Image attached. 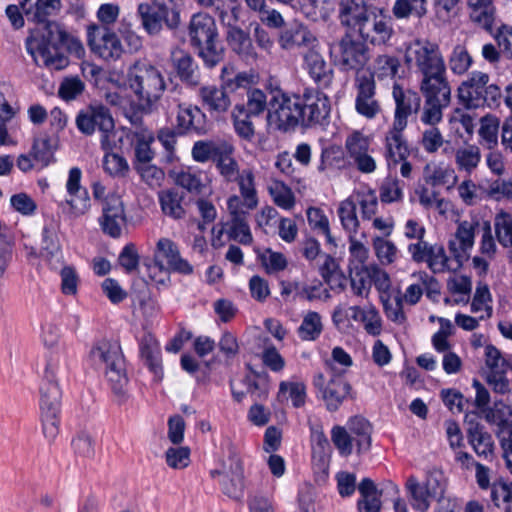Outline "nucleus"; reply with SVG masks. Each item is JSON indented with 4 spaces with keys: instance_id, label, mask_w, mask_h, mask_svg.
<instances>
[{
    "instance_id": "60",
    "label": "nucleus",
    "mask_w": 512,
    "mask_h": 512,
    "mask_svg": "<svg viewBox=\"0 0 512 512\" xmlns=\"http://www.w3.org/2000/svg\"><path fill=\"white\" fill-rule=\"evenodd\" d=\"M104 170L113 177H125L129 165L124 157L117 153H106L103 158Z\"/></svg>"
},
{
    "instance_id": "8",
    "label": "nucleus",
    "mask_w": 512,
    "mask_h": 512,
    "mask_svg": "<svg viewBox=\"0 0 512 512\" xmlns=\"http://www.w3.org/2000/svg\"><path fill=\"white\" fill-rule=\"evenodd\" d=\"M490 76L481 71H474L457 89L459 102L467 109L483 106H497L501 90L496 84H490Z\"/></svg>"
},
{
    "instance_id": "35",
    "label": "nucleus",
    "mask_w": 512,
    "mask_h": 512,
    "mask_svg": "<svg viewBox=\"0 0 512 512\" xmlns=\"http://www.w3.org/2000/svg\"><path fill=\"white\" fill-rule=\"evenodd\" d=\"M371 9L355 0H341L339 4V18L343 25L357 29Z\"/></svg>"
},
{
    "instance_id": "10",
    "label": "nucleus",
    "mask_w": 512,
    "mask_h": 512,
    "mask_svg": "<svg viewBox=\"0 0 512 512\" xmlns=\"http://www.w3.org/2000/svg\"><path fill=\"white\" fill-rule=\"evenodd\" d=\"M87 44L94 55L106 62L119 60L125 51L116 32L105 25L87 27Z\"/></svg>"
},
{
    "instance_id": "20",
    "label": "nucleus",
    "mask_w": 512,
    "mask_h": 512,
    "mask_svg": "<svg viewBox=\"0 0 512 512\" xmlns=\"http://www.w3.org/2000/svg\"><path fill=\"white\" fill-rule=\"evenodd\" d=\"M396 103L395 119L393 126L406 128L407 118L420 109L421 99L418 93L411 90H403L399 84H394L392 91Z\"/></svg>"
},
{
    "instance_id": "43",
    "label": "nucleus",
    "mask_w": 512,
    "mask_h": 512,
    "mask_svg": "<svg viewBox=\"0 0 512 512\" xmlns=\"http://www.w3.org/2000/svg\"><path fill=\"white\" fill-rule=\"evenodd\" d=\"M398 57L389 54L378 55L373 62V77L378 79H393L398 74L400 68Z\"/></svg>"
},
{
    "instance_id": "38",
    "label": "nucleus",
    "mask_w": 512,
    "mask_h": 512,
    "mask_svg": "<svg viewBox=\"0 0 512 512\" xmlns=\"http://www.w3.org/2000/svg\"><path fill=\"white\" fill-rule=\"evenodd\" d=\"M141 356L146 365L158 378H162V366L160 362V347L158 342L151 336H146L141 342Z\"/></svg>"
},
{
    "instance_id": "29",
    "label": "nucleus",
    "mask_w": 512,
    "mask_h": 512,
    "mask_svg": "<svg viewBox=\"0 0 512 512\" xmlns=\"http://www.w3.org/2000/svg\"><path fill=\"white\" fill-rule=\"evenodd\" d=\"M172 63L178 77L189 86H197L200 84V75L197 65L194 63L192 56L183 51L175 50L172 52Z\"/></svg>"
},
{
    "instance_id": "5",
    "label": "nucleus",
    "mask_w": 512,
    "mask_h": 512,
    "mask_svg": "<svg viewBox=\"0 0 512 512\" xmlns=\"http://www.w3.org/2000/svg\"><path fill=\"white\" fill-rule=\"evenodd\" d=\"M188 34L191 45L198 49L199 56L208 68H213L223 61L224 48L217 41L216 23L210 15H193Z\"/></svg>"
},
{
    "instance_id": "47",
    "label": "nucleus",
    "mask_w": 512,
    "mask_h": 512,
    "mask_svg": "<svg viewBox=\"0 0 512 512\" xmlns=\"http://www.w3.org/2000/svg\"><path fill=\"white\" fill-rule=\"evenodd\" d=\"M355 204L360 206L363 219L370 220L377 212L378 197L376 192L369 188H363L355 191L352 195Z\"/></svg>"
},
{
    "instance_id": "31",
    "label": "nucleus",
    "mask_w": 512,
    "mask_h": 512,
    "mask_svg": "<svg viewBox=\"0 0 512 512\" xmlns=\"http://www.w3.org/2000/svg\"><path fill=\"white\" fill-rule=\"evenodd\" d=\"M467 3L471 9V21L492 33L493 24L496 20V9L492 0H467Z\"/></svg>"
},
{
    "instance_id": "24",
    "label": "nucleus",
    "mask_w": 512,
    "mask_h": 512,
    "mask_svg": "<svg viewBox=\"0 0 512 512\" xmlns=\"http://www.w3.org/2000/svg\"><path fill=\"white\" fill-rule=\"evenodd\" d=\"M420 91L424 100L450 104L451 87L447 79L446 71L422 78Z\"/></svg>"
},
{
    "instance_id": "14",
    "label": "nucleus",
    "mask_w": 512,
    "mask_h": 512,
    "mask_svg": "<svg viewBox=\"0 0 512 512\" xmlns=\"http://www.w3.org/2000/svg\"><path fill=\"white\" fill-rule=\"evenodd\" d=\"M314 387L321 393L326 408L336 411L351 394V385L340 375H334L326 382L323 373H317L313 379Z\"/></svg>"
},
{
    "instance_id": "50",
    "label": "nucleus",
    "mask_w": 512,
    "mask_h": 512,
    "mask_svg": "<svg viewBox=\"0 0 512 512\" xmlns=\"http://www.w3.org/2000/svg\"><path fill=\"white\" fill-rule=\"evenodd\" d=\"M166 465L173 470H183L191 463V449L188 446L173 445L164 452Z\"/></svg>"
},
{
    "instance_id": "36",
    "label": "nucleus",
    "mask_w": 512,
    "mask_h": 512,
    "mask_svg": "<svg viewBox=\"0 0 512 512\" xmlns=\"http://www.w3.org/2000/svg\"><path fill=\"white\" fill-rule=\"evenodd\" d=\"M237 181L240 191V199L243 208L253 210L258 205L257 190L255 187V176L251 169H244L239 174Z\"/></svg>"
},
{
    "instance_id": "2",
    "label": "nucleus",
    "mask_w": 512,
    "mask_h": 512,
    "mask_svg": "<svg viewBox=\"0 0 512 512\" xmlns=\"http://www.w3.org/2000/svg\"><path fill=\"white\" fill-rule=\"evenodd\" d=\"M446 487L447 479L438 468L427 471L423 481L411 475L405 483L410 504L419 512H427L433 500L438 504L435 512H454V504L444 497Z\"/></svg>"
},
{
    "instance_id": "4",
    "label": "nucleus",
    "mask_w": 512,
    "mask_h": 512,
    "mask_svg": "<svg viewBox=\"0 0 512 512\" xmlns=\"http://www.w3.org/2000/svg\"><path fill=\"white\" fill-rule=\"evenodd\" d=\"M90 359L97 369H102L113 393L121 400L127 396L128 377L120 346L108 340L96 343L90 351Z\"/></svg>"
},
{
    "instance_id": "25",
    "label": "nucleus",
    "mask_w": 512,
    "mask_h": 512,
    "mask_svg": "<svg viewBox=\"0 0 512 512\" xmlns=\"http://www.w3.org/2000/svg\"><path fill=\"white\" fill-rule=\"evenodd\" d=\"M279 45L284 50L300 47L309 50L317 47L318 39L305 25L296 23L280 34Z\"/></svg>"
},
{
    "instance_id": "12",
    "label": "nucleus",
    "mask_w": 512,
    "mask_h": 512,
    "mask_svg": "<svg viewBox=\"0 0 512 512\" xmlns=\"http://www.w3.org/2000/svg\"><path fill=\"white\" fill-rule=\"evenodd\" d=\"M366 43L384 46L394 35L392 19L384 9H372L356 29Z\"/></svg>"
},
{
    "instance_id": "3",
    "label": "nucleus",
    "mask_w": 512,
    "mask_h": 512,
    "mask_svg": "<svg viewBox=\"0 0 512 512\" xmlns=\"http://www.w3.org/2000/svg\"><path fill=\"white\" fill-rule=\"evenodd\" d=\"M59 359L46 360L40 386V421L43 436L53 442L59 433L61 391L57 382Z\"/></svg>"
},
{
    "instance_id": "63",
    "label": "nucleus",
    "mask_w": 512,
    "mask_h": 512,
    "mask_svg": "<svg viewBox=\"0 0 512 512\" xmlns=\"http://www.w3.org/2000/svg\"><path fill=\"white\" fill-rule=\"evenodd\" d=\"M72 449L75 455L84 459H90L95 455L93 437L87 432H80L72 440Z\"/></svg>"
},
{
    "instance_id": "64",
    "label": "nucleus",
    "mask_w": 512,
    "mask_h": 512,
    "mask_svg": "<svg viewBox=\"0 0 512 512\" xmlns=\"http://www.w3.org/2000/svg\"><path fill=\"white\" fill-rule=\"evenodd\" d=\"M491 499L498 507L506 512H511L512 489L504 482L494 483L491 489Z\"/></svg>"
},
{
    "instance_id": "23",
    "label": "nucleus",
    "mask_w": 512,
    "mask_h": 512,
    "mask_svg": "<svg viewBox=\"0 0 512 512\" xmlns=\"http://www.w3.org/2000/svg\"><path fill=\"white\" fill-rule=\"evenodd\" d=\"M404 129L393 126L386 133L384 157L389 169L395 168L410 155L407 141L402 134Z\"/></svg>"
},
{
    "instance_id": "32",
    "label": "nucleus",
    "mask_w": 512,
    "mask_h": 512,
    "mask_svg": "<svg viewBox=\"0 0 512 512\" xmlns=\"http://www.w3.org/2000/svg\"><path fill=\"white\" fill-rule=\"evenodd\" d=\"M68 195L69 198L59 204L62 213L67 217V219L76 220L88 213L91 207V202L87 190H80L79 192Z\"/></svg>"
},
{
    "instance_id": "46",
    "label": "nucleus",
    "mask_w": 512,
    "mask_h": 512,
    "mask_svg": "<svg viewBox=\"0 0 512 512\" xmlns=\"http://www.w3.org/2000/svg\"><path fill=\"white\" fill-rule=\"evenodd\" d=\"M253 377L246 376L244 381L247 387V392L251 397L257 401L267 398L269 392V375L267 372H257L251 369Z\"/></svg>"
},
{
    "instance_id": "58",
    "label": "nucleus",
    "mask_w": 512,
    "mask_h": 512,
    "mask_svg": "<svg viewBox=\"0 0 512 512\" xmlns=\"http://www.w3.org/2000/svg\"><path fill=\"white\" fill-rule=\"evenodd\" d=\"M453 173L452 169L426 164L423 169V178L426 184L436 187L445 185Z\"/></svg>"
},
{
    "instance_id": "52",
    "label": "nucleus",
    "mask_w": 512,
    "mask_h": 512,
    "mask_svg": "<svg viewBox=\"0 0 512 512\" xmlns=\"http://www.w3.org/2000/svg\"><path fill=\"white\" fill-rule=\"evenodd\" d=\"M369 275L367 265L350 268V285L357 297H368L371 289Z\"/></svg>"
},
{
    "instance_id": "28",
    "label": "nucleus",
    "mask_w": 512,
    "mask_h": 512,
    "mask_svg": "<svg viewBox=\"0 0 512 512\" xmlns=\"http://www.w3.org/2000/svg\"><path fill=\"white\" fill-rule=\"evenodd\" d=\"M467 439L474 452L481 458L488 460L494 452V441L490 433L480 423H470L467 429Z\"/></svg>"
},
{
    "instance_id": "45",
    "label": "nucleus",
    "mask_w": 512,
    "mask_h": 512,
    "mask_svg": "<svg viewBox=\"0 0 512 512\" xmlns=\"http://www.w3.org/2000/svg\"><path fill=\"white\" fill-rule=\"evenodd\" d=\"M427 0H396L392 8L393 15L397 19L415 16L422 18L427 14Z\"/></svg>"
},
{
    "instance_id": "16",
    "label": "nucleus",
    "mask_w": 512,
    "mask_h": 512,
    "mask_svg": "<svg viewBox=\"0 0 512 512\" xmlns=\"http://www.w3.org/2000/svg\"><path fill=\"white\" fill-rule=\"evenodd\" d=\"M227 208L230 214V220L227 223L226 231L230 239L243 245H250L253 237L247 222L249 210L242 207L241 199L237 195H232L227 200Z\"/></svg>"
},
{
    "instance_id": "54",
    "label": "nucleus",
    "mask_w": 512,
    "mask_h": 512,
    "mask_svg": "<svg viewBox=\"0 0 512 512\" xmlns=\"http://www.w3.org/2000/svg\"><path fill=\"white\" fill-rule=\"evenodd\" d=\"M473 58L464 45H456L448 59L450 70L457 75L465 74L472 66Z\"/></svg>"
},
{
    "instance_id": "13",
    "label": "nucleus",
    "mask_w": 512,
    "mask_h": 512,
    "mask_svg": "<svg viewBox=\"0 0 512 512\" xmlns=\"http://www.w3.org/2000/svg\"><path fill=\"white\" fill-rule=\"evenodd\" d=\"M169 9L164 3L146 2L138 6V14L141 19L144 30L150 35L159 34L162 30L163 23L169 28H176L180 22L179 13L171 11L169 18Z\"/></svg>"
},
{
    "instance_id": "18",
    "label": "nucleus",
    "mask_w": 512,
    "mask_h": 512,
    "mask_svg": "<svg viewBox=\"0 0 512 512\" xmlns=\"http://www.w3.org/2000/svg\"><path fill=\"white\" fill-rule=\"evenodd\" d=\"M210 127L211 124L207 120L206 114L198 106L178 105L176 129L179 135L196 134L203 136L209 132Z\"/></svg>"
},
{
    "instance_id": "37",
    "label": "nucleus",
    "mask_w": 512,
    "mask_h": 512,
    "mask_svg": "<svg viewBox=\"0 0 512 512\" xmlns=\"http://www.w3.org/2000/svg\"><path fill=\"white\" fill-rule=\"evenodd\" d=\"M61 7V0H37L34 6L26 7L24 13L28 21L46 25L48 17L59 12Z\"/></svg>"
},
{
    "instance_id": "6",
    "label": "nucleus",
    "mask_w": 512,
    "mask_h": 512,
    "mask_svg": "<svg viewBox=\"0 0 512 512\" xmlns=\"http://www.w3.org/2000/svg\"><path fill=\"white\" fill-rule=\"evenodd\" d=\"M128 83L143 111H150L166 90L163 74L148 63H136L128 74Z\"/></svg>"
},
{
    "instance_id": "39",
    "label": "nucleus",
    "mask_w": 512,
    "mask_h": 512,
    "mask_svg": "<svg viewBox=\"0 0 512 512\" xmlns=\"http://www.w3.org/2000/svg\"><path fill=\"white\" fill-rule=\"evenodd\" d=\"M428 267L433 271V273H441L444 271H457L461 267L457 266V261L455 258L453 261L449 259L446 255L445 249L442 245H432L430 248L429 254H427V259L425 260Z\"/></svg>"
},
{
    "instance_id": "30",
    "label": "nucleus",
    "mask_w": 512,
    "mask_h": 512,
    "mask_svg": "<svg viewBox=\"0 0 512 512\" xmlns=\"http://www.w3.org/2000/svg\"><path fill=\"white\" fill-rule=\"evenodd\" d=\"M304 63L309 75L315 82L324 86L330 83L332 70L316 48H311L304 54Z\"/></svg>"
},
{
    "instance_id": "40",
    "label": "nucleus",
    "mask_w": 512,
    "mask_h": 512,
    "mask_svg": "<svg viewBox=\"0 0 512 512\" xmlns=\"http://www.w3.org/2000/svg\"><path fill=\"white\" fill-rule=\"evenodd\" d=\"M351 436L357 445L358 452L369 450L371 446L372 427L370 423L363 417H354L349 422Z\"/></svg>"
},
{
    "instance_id": "26",
    "label": "nucleus",
    "mask_w": 512,
    "mask_h": 512,
    "mask_svg": "<svg viewBox=\"0 0 512 512\" xmlns=\"http://www.w3.org/2000/svg\"><path fill=\"white\" fill-rule=\"evenodd\" d=\"M158 200L162 213L173 219H184L187 213L185 194L178 189H165L158 193Z\"/></svg>"
},
{
    "instance_id": "48",
    "label": "nucleus",
    "mask_w": 512,
    "mask_h": 512,
    "mask_svg": "<svg viewBox=\"0 0 512 512\" xmlns=\"http://www.w3.org/2000/svg\"><path fill=\"white\" fill-rule=\"evenodd\" d=\"M343 228L351 235L355 234L359 228V220L356 213V204L354 198L351 196L340 202L338 210Z\"/></svg>"
},
{
    "instance_id": "22",
    "label": "nucleus",
    "mask_w": 512,
    "mask_h": 512,
    "mask_svg": "<svg viewBox=\"0 0 512 512\" xmlns=\"http://www.w3.org/2000/svg\"><path fill=\"white\" fill-rule=\"evenodd\" d=\"M340 62L345 69H361L369 60L368 48L365 43L345 35L338 44Z\"/></svg>"
},
{
    "instance_id": "27",
    "label": "nucleus",
    "mask_w": 512,
    "mask_h": 512,
    "mask_svg": "<svg viewBox=\"0 0 512 512\" xmlns=\"http://www.w3.org/2000/svg\"><path fill=\"white\" fill-rule=\"evenodd\" d=\"M198 96L202 105L210 113L222 114L227 112L231 106V100L222 86H202L199 88Z\"/></svg>"
},
{
    "instance_id": "21",
    "label": "nucleus",
    "mask_w": 512,
    "mask_h": 512,
    "mask_svg": "<svg viewBox=\"0 0 512 512\" xmlns=\"http://www.w3.org/2000/svg\"><path fill=\"white\" fill-rule=\"evenodd\" d=\"M478 220L462 221L458 224L455 237L458 240L449 242V251L457 261V266L462 267L463 262L468 259L467 252L474 245L475 229L479 227Z\"/></svg>"
},
{
    "instance_id": "51",
    "label": "nucleus",
    "mask_w": 512,
    "mask_h": 512,
    "mask_svg": "<svg viewBox=\"0 0 512 512\" xmlns=\"http://www.w3.org/2000/svg\"><path fill=\"white\" fill-rule=\"evenodd\" d=\"M243 474V464L237 449L234 445L229 444L227 459L222 460L221 469H215L211 471V476H223L228 478L230 476Z\"/></svg>"
},
{
    "instance_id": "49",
    "label": "nucleus",
    "mask_w": 512,
    "mask_h": 512,
    "mask_svg": "<svg viewBox=\"0 0 512 512\" xmlns=\"http://www.w3.org/2000/svg\"><path fill=\"white\" fill-rule=\"evenodd\" d=\"M323 330L322 319L319 313L309 311L303 318L297 332L303 341H315Z\"/></svg>"
},
{
    "instance_id": "59",
    "label": "nucleus",
    "mask_w": 512,
    "mask_h": 512,
    "mask_svg": "<svg viewBox=\"0 0 512 512\" xmlns=\"http://www.w3.org/2000/svg\"><path fill=\"white\" fill-rule=\"evenodd\" d=\"M52 28L55 29L56 39L60 41L61 45L65 46L70 53L75 54L78 58L85 55V49L82 42L67 33L58 23L54 22Z\"/></svg>"
},
{
    "instance_id": "41",
    "label": "nucleus",
    "mask_w": 512,
    "mask_h": 512,
    "mask_svg": "<svg viewBox=\"0 0 512 512\" xmlns=\"http://www.w3.org/2000/svg\"><path fill=\"white\" fill-rule=\"evenodd\" d=\"M135 143V158L134 165H141L151 163L154 158V152L150 145L154 140L153 134L148 129H141V131L134 132Z\"/></svg>"
},
{
    "instance_id": "55",
    "label": "nucleus",
    "mask_w": 512,
    "mask_h": 512,
    "mask_svg": "<svg viewBox=\"0 0 512 512\" xmlns=\"http://www.w3.org/2000/svg\"><path fill=\"white\" fill-rule=\"evenodd\" d=\"M55 150L56 142L49 137H42L34 141L32 155L41 167H46L54 160Z\"/></svg>"
},
{
    "instance_id": "19",
    "label": "nucleus",
    "mask_w": 512,
    "mask_h": 512,
    "mask_svg": "<svg viewBox=\"0 0 512 512\" xmlns=\"http://www.w3.org/2000/svg\"><path fill=\"white\" fill-rule=\"evenodd\" d=\"M165 258L169 269L173 272L190 275L193 273V266L181 257L177 245L169 238H160L156 244L154 253L155 266L163 269L162 261L159 258Z\"/></svg>"
},
{
    "instance_id": "17",
    "label": "nucleus",
    "mask_w": 512,
    "mask_h": 512,
    "mask_svg": "<svg viewBox=\"0 0 512 512\" xmlns=\"http://www.w3.org/2000/svg\"><path fill=\"white\" fill-rule=\"evenodd\" d=\"M99 222L105 234L113 238L120 237L126 217L123 202L118 195L110 194L104 198Z\"/></svg>"
},
{
    "instance_id": "7",
    "label": "nucleus",
    "mask_w": 512,
    "mask_h": 512,
    "mask_svg": "<svg viewBox=\"0 0 512 512\" xmlns=\"http://www.w3.org/2000/svg\"><path fill=\"white\" fill-rule=\"evenodd\" d=\"M52 24L54 22H48L41 32L29 36L26 49L36 65L58 71L68 66L69 59L62 51L60 41L56 39Z\"/></svg>"
},
{
    "instance_id": "33",
    "label": "nucleus",
    "mask_w": 512,
    "mask_h": 512,
    "mask_svg": "<svg viewBox=\"0 0 512 512\" xmlns=\"http://www.w3.org/2000/svg\"><path fill=\"white\" fill-rule=\"evenodd\" d=\"M233 153V145L223 142V149L214 160L217 170L226 182H234L239 178V174L241 173L238 162L233 157Z\"/></svg>"
},
{
    "instance_id": "61",
    "label": "nucleus",
    "mask_w": 512,
    "mask_h": 512,
    "mask_svg": "<svg viewBox=\"0 0 512 512\" xmlns=\"http://www.w3.org/2000/svg\"><path fill=\"white\" fill-rule=\"evenodd\" d=\"M134 169L140 175L141 179L150 187H159L165 178L164 171L151 163L134 165Z\"/></svg>"
},
{
    "instance_id": "42",
    "label": "nucleus",
    "mask_w": 512,
    "mask_h": 512,
    "mask_svg": "<svg viewBox=\"0 0 512 512\" xmlns=\"http://www.w3.org/2000/svg\"><path fill=\"white\" fill-rule=\"evenodd\" d=\"M231 117L237 135L246 141H251L255 135V128L250 119L252 115L246 113L245 105H236Z\"/></svg>"
},
{
    "instance_id": "56",
    "label": "nucleus",
    "mask_w": 512,
    "mask_h": 512,
    "mask_svg": "<svg viewBox=\"0 0 512 512\" xmlns=\"http://www.w3.org/2000/svg\"><path fill=\"white\" fill-rule=\"evenodd\" d=\"M223 149V142L216 144L212 141H196L192 147V158L199 163H205L209 160H215L219 152Z\"/></svg>"
},
{
    "instance_id": "15",
    "label": "nucleus",
    "mask_w": 512,
    "mask_h": 512,
    "mask_svg": "<svg viewBox=\"0 0 512 512\" xmlns=\"http://www.w3.org/2000/svg\"><path fill=\"white\" fill-rule=\"evenodd\" d=\"M355 87L357 90L356 111L368 119L374 118L381 111V107L375 98L376 83L373 74L358 73L355 78Z\"/></svg>"
},
{
    "instance_id": "34",
    "label": "nucleus",
    "mask_w": 512,
    "mask_h": 512,
    "mask_svg": "<svg viewBox=\"0 0 512 512\" xmlns=\"http://www.w3.org/2000/svg\"><path fill=\"white\" fill-rule=\"evenodd\" d=\"M226 39L232 51L239 56L253 58L256 55L249 33L241 28L229 25Z\"/></svg>"
},
{
    "instance_id": "53",
    "label": "nucleus",
    "mask_w": 512,
    "mask_h": 512,
    "mask_svg": "<svg viewBox=\"0 0 512 512\" xmlns=\"http://www.w3.org/2000/svg\"><path fill=\"white\" fill-rule=\"evenodd\" d=\"M460 0H433L434 19L439 25L448 24L459 13Z\"/></svg>"
},
{
    "instance_id": "11",
    "label": "nucleus",
    "mask_w": 512,
    "mask_h": 512,
    "mask_svg": "<svg viewBox=\"0 0 512 512\" xmlns=\"http://www.w3.org/2000/svg\"><path fill=\"white\" fill-rule=\"evenodd\" d=\"M76 125L86 135H91L98 129L102 133L101 146L103 150L112 149L113 142L110 139V134H113L114 131V120L106 107L90 106L81 111L76 118Z\"/></svg>"
},
{
    "instance_id": "9",
    "label": "nucleus",
    "mask_w": 512,
    "mask_h": 512,
    "mask_svg": "<svg viewBox=\"0 0 512 512\" xmlns=\"http://www.w3.org/2000/svg\"><path fill=\"white\" fill-rule=\"evenodd\" d=\"M405 61L414 65L422 78L446 71V65L439 46L435 43L419 40L413 42L407 49Z\"/></svg>"
},
{
    "instance_id": "62",
    "label": "nucleus",
    "mask_w": 512,
    "mask_h": 512,
    "mask_svg": "<svg viewBox=\"0 0 512 512\" xmlns=\"http://www.w3.org/2000/svg\"><path fill=\"white\" fill-rule=\"evenodd\" d=\"M41 254L50 262L55 260L56 264L61 263L62 255L59 242L48 228L43 229V246Z\"/></svg>"
},
{
    "instance_id": "57",
    "label": "nucleus",
    "mask_w": 512,
    "mask_h": 512,
    "mask_svg": "<svg viewBox=\"0 0 512 512\" xmlns=\"http://www.w3.org/2000/svg\"><path fill=\"white\" fill-rule=\"evenodd\" d=\"M270 108V94L267 96L260 89H250L247 93L246 113L252 116H258Z\"/></svg>"
},
{
    "instance_id": "44",
    "label": "nucleus",
    "mask_w": 512,
    "mask_h": 512,
    "mask_svg": "<svg viewBox=\"0 0 512 512\" xmlns=\"http://www.w3.org/2000/svg\"><path fill=\"white\" fill-rule=\"evenodd\" d=\"M481 160L478 146L466 144L455 151V163L459 170L472 172Z\"/></svg>"
},
{
    "instance_id": "1",
    "label": "nucleus",
    "mask_w": 512,
    "mask_h": 512,
    "mask_svg": "<svg viewBox=\"0 0 512 512\" xmlns=\"http://www.w3.org/2000/svg\"><path fill=\"white\" fill-rule=\"evenodd\" d=\"M330 110V100L321 91L306 89L303 94H295L275 88L270 90L266 122L273 131L289 133L298 126L309 128L322 124Z\"/></svg>"
}]
</instances>
